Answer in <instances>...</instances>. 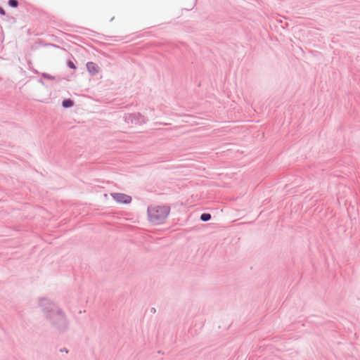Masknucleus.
<instances>
[{"instance_id": "obj_9", "label": "nucleus", "mask_w": 360, "mask_h": 360, "mask_svg": "<svg viewBox=\"0 0 360 360\" xmlns=\"http://www.w3.org/2000/svg\"><path fill=\"white\" fill-rule=\"evenodd\" d=\"M0 14L4 15L6 14L5 11L0 7Z\"/></svg>"}, {"instance_id": "obj_5", "label": "nucleus", "mask_w": 360, "mask_h": 360, "mask_svg": "<svg viewBox=\"0 0 360 360\" xmlns=\"http://www.w3.org/2000/svg\"><path fill=\"white\" fill-rule=\"evenodd\" d=\"M210 218H211V215L210 214H207V213L202 214L200 216V219L204 221H207L210 220Z\"/></svg>"}, {"instance_id": "obj_4", "label": "nucleus", "mask_w": 360, "mask_h": 360, "mask_svg": "<svg viewBox=\"0 0 360 360\" xmlns=\"http://www.w3.org/2000/svg\"><path fill=\"white\" fill-rule=\"evenodd\" d=\"M72 105H73V102L70 99L65 100L63 102V106L64 108H70V107L72 106Z\"/></svg>"}, {"instance_id": "obj_3", "label": "nucleus", "mask_w": 360, "mask_h": 360, "mask_svg": "<svg viewBox=\"0 0 360 360\" xmlns=\"http://www.w3.org/2000/svg\"><path fill=\"white\" fill-rule=\"evenodd\" d=\"M86 68L89 71V72L91 75H96L98 72L99 71V68L98 66L93 63V62H89L86 63Z\"/></svg>"}, {"instance_id": "obj_6", "label": "nucleus", "mask_w": 360, "mask_h": 360, "mask_svg": "<svg viewBox=\"0 0 360 360\" xmlns=\"http://www.w3.org/2000/svg\"><path fill=\"white\" fill-rule=\"evenodd\" d=\"M8 4L12 7H17L18 5V2L16 0H9Z\"/></svg>"}, {"instance_id": "obj_2", "label": "nucleus", "mask_w": 360, "mask_h": 360, "mask_svg": "<svg viewBox=\"0 0 360 360\" xmlns=\"http://www.w3.org/2000/svg\"><path fill=\"white\" fill-rule=\"evenodd\" d=\"M111 196L117 203L129 204L132 200L130 195L121 193H112Z\"/></svg>"}, {"instance_id": "obj_8", "label": "nucleus", "mask_w": 360, "mask_h": 360, "mask_svg": "<svg viewBox=\"0 0 360 360\" xmlns=\"http://www.w3.org/2000/svg\"><path fill=\"white\" fill-rule=\"evenodd\" d=\"M68 65H69V67L70 68L76 69V66L75 65V64L72 61H69L68 62Z\"/></svg>"}, {"instance_id": "obj_7", "label": "nucleus", "mask_w": 360, "mask_h": 360, "mask_svg": "<svg viewBox=\"0 0 360 360\" xmlns=\"http://www.w3.org/2000/svg\"><path fill=\"white\" fill-rule=\"evenodd\" d=\"M42 77H44V78H47L49 79H55V77L53 76H51L46 73H43Z\"/></svg>"}, {"instance_id": "obj_1", "label": "nucleus", "mask_w": 360, "mask_h": 360, "mask_svg": "<svg viewBox=\"0 0 360 360\" xmlns=\"http://www.w3.org/2000/svg\"><path fill=\"white\" fill-rule=\"evenodd\" d=\"M169 209L166 206L151 205L148 209L150 221L155 224L162 222L167 217Z\"/></svg>"}]
</instances>
